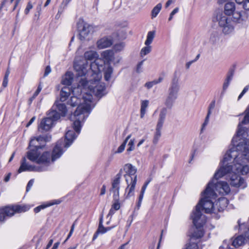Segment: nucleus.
<instances>
[{"mask_svg": "<svg viewBox=\"0 0 249 249\" xmlns=\"http://www.w3.org/2000/svg\"><path fill=\"white\" fill-rule=\"evenodd\" d=\"M77 75L79 81L78 85L77 88H74L72 92L74 94L80 91L81 94L79 95V97L72 96L68 101V104L71 107L78 106L74 113L70 116V119L73 122V127L78 134L81 130V122L88 116V114L94 106L91 93L99 98L102 97L97 96L93 89L89 87L90 85L89 78L87 76Z\"/></svg>", "mask_w": 249, "mask_h": 249, "instance_id": "f257e3e1", "label": "nucleus"}, {"mask_svg": "<svg viewBox=\"0 0 249 249\" xmlns=\"http://www.w3.org/2000/svg\"><path fill=\"white\" fill-rule=\"evenodd\" d=\"M113 55L112 51L106 50L101 53L104 60L96 59L89 66L87 61L74 63V68L77 72L78 76H87L89 78L90 85L89 87L93 89L96 95L99 97H103L107 93L105 84L100 82L102 78L101 71L106 62L108 63L112 60Z\"/></svg>", "mask_w": 249, "mask_h": 249, "instance_id": "f03ea898", "label": "nucleus"}, {"mask_svg": "<svg viewBox=\"0 0 249 249\" xmlns=\"http://www.w3.org/2000/svg\"><path fill=\"white\" fill-rule=\"evenodd\" d=\"M212 183H209L205 190L202 193V198L196 207L191 217L194 225L198 231V234L195 236L200 238L203 235V232L200 229L206 223V218L201 213L204 210L206 213H216L223 210L228 204V200L225 198H220L215 204L212 202L213 199L216 197V193L212 188Z\"/></svg>", "mask_w": 249, "mask_h": 249, "instance_id": "7ed1b4c3", "label": "nucleus"}, {"mask_svg": "<svg viewBox=\"0 0 249 249\" xmlns=\"http://www.w3.org/2000/svg\"><path fill=\"white\" fill-rule=\"evenodd\" d=\"M76 137L77 135H75L74 131L69 130L65 134V142H63L62 141H59L57 142L53 149L51 157L50 153L48 152H44L40 156L38 150L41 149L42 146L35 145L32 146L34 148L27 152V157L30 160L38 164L49 163L51 160L53 162L60 158L62 154V147L64 146L65 148H68Z\"/></svg>", "mask_w": 249, "mask_h": 249, "instance_id": "20e7f679", "label": "nucleus"}, {"mask_svg": "<svg viewBox=\"0 0 249 249\" xmlns=\"http://www.w3.org/2000/svg\"><path fill=\"white\" fill-rule=\"evenodd\" d=\"M238 158L235 151L227 152L223 158L222 165L214 175V179L217 180L228 174L231 175L234 174L235 169L234 163L238 161Z\"/></svg>", "mask_w": 249, "mask_h": 249, "instance_id": "39448f33", "label": "nucleus"}, {"mask_svg": "<svg viewBox=\"0 0 249 249\" xmlns=\"http://www.w3.org/2000/svg\"><path fill=\"white\" fill-rule=\"evenodd\" d=\"M179 74L175 71L168 90V94L165 100L164 105L168 108H171L178 98L180 89L179 83Z\"/></svg>", "mask_w": 249, "mask_h": 249, "instance_id": "423d86ee", "label": "nucleus"}, {"mask_svg": "<svg viewBox=\"0 0 249 249\" xmlns=\"http://www.w3.org/2000/svg\"><path fill=\"white\" fill-rule=\"evenodd\" d=\"M125 174L124 175L127 186L125 189L127 192L126 197L133 196L134 194V190L137 178L136 175L137 169L132 164H126L124 167Z\"/></svg>", "mask_w": 249, "mask_h": 249, "instance_id": "0eeeda50", "label": "nucleus"}, {"mask_svg": "<svg viewBox=\"0 0 249 249\" xmlns=\"http://www.w3.org/2000/svg\"><path fill=\"white\" fill-rule=\"evenodd\" d=\"M29 207L26 205H8L0 208V222L5 221L6 217H11L16 213L27 211Z\"/></svg>", "mask_w": 249, "mask_h": 249, "instance_id": "6e6552de", "label": "nucleus"}, {"mask_svg": "<svg viewBox=\"0 0 249 249\" xmlns=\"http://www.w3.org/2000/svg\"><path fill=\"white\" fill-rule=\"evenodd\" d=\"M232 142L235 147L231 148L228 152L235 151L237 156L239 158L238 160L243 159L244 156H247V153L249 151V140L241 138L238 139L237 142H233L232 140Z\"/></svg>", "mask_w": 249, "mask_h": 249, "instance_id": "1a4fd4ad", "label": "nucleus"}, {"mask_svg": "<svg viewBox=\"0 0 249 249\" xmlns=\"http://www.w3.org/2000/svg\"><path fill=\"white\" fill-rule=\"evenodd\" d=\"M222 12L218 13L216 16V20L218 22L219 26L222 28V31L225 34H229L233 30L232 20Z\"/></svg>", "mask_w": 249, "mask_h": 249, "instance_id": "9d476101", "label": "nucleus"}, {"mask_svg": "<svg viewBox=\"0 0 249 249\" xmlns=\"http://www.w3.org/2000/svg\"><path fill=\"white\" fill-rule=\"evenodd\" d=\"M60 115L55 109H52L48 114V117L43 119L38 126L39 130L48 131L53 126V122L58 120Z\"/></svg>", "mask_w": 249, "mask_h": 249, "instance_id": "9b49d317", "label": "nucleus"}, {"mask_svg": "<svg viewBox=\"0 0 249 249\" xmlns=\"http://www.w3.org/2000/svg\"><path fill=\"white\" fill-rule=\"evenodd\" d=\"M167 113V109L166 107L162 108L160 113L159 118L158 121L156 131L153 139V143L156 144L161 136V130L165 120L166 116Z\"/></svg>", "mask_w": 249, "mask_h": 249, "instance_id": "f8f14e48", "label": "nucleus"}, {"mask_svg": "<svg viewBox=\"0 0 249 249\" xmlns=\"http://www.w3.org/2000/svg\"><path fill=\"white\" fill-rule=\"evenodd\" d=\"M122 169L114 177L111 182V187L109 191L113 193L114 200H117L119 196L120 184L122 175Z\"/></svg>", "mask_w": 249, "mask_h": 249, "instance_id": "ddd939ff", "label": "nucleus"}, {"mask_svg": "<svg viewBox=\"0 0 249 249\" xmlns=\"http://www.w3.org/2000/svg\"><path fill=\"white\" fill-rule=\"evenodd\" d=\"M215 180H216L213 178V181L210 183H212L213 185L212 188L216 193L217 192L220 194L225 195L230 193L231 189L227 182L224 181L214 182Z\"/></svg>", "mask_w": 249, "mask_h": 249, "instance_id": "4468645a", "label": "nucleus"}, {"mask_svg": "<svg viewBox=\"0 0 249 249\" xmlns=\"http://www.w3.org/2000/svg\"><path fill=\"white\" fill-rule=\"evenodd\" d=\"M227 16H233V18L239 19L241 17L240 12L235 11V4L233 2H229L225 4L224 7V12L223 13Z\"/></svg>", "mask_w": 249, "mask_h": 249, "instance_id": "2eb2a0df", "label": "nucleus"}, {"mask_svg": "<svg viewBox=\"0 0 249 249\" xmlns=\"http://www.w3.org/2000/svg\"><path fill=\"white\" fill-rule=\"evenodd\" d=\"M78 28L79 30V38L81 41L87 39L88 35L90 34L92 27L87 23H78Z\"/></svg>", "mask_w": 249, "mask_h": 249, "instance_id": "dca6fc26", "label": "nucleus"}, {"mask_svg": "<svg viewBox=\"0 0 249 249\" xmlns=\"http://www.w3.org/2000/svg\"><path fill=\"white\" fill-rule=\"evenodd\" d=\"M245 161L243 159H240L234 163L235 173L241 174V175H247L249 172V166L244 164Z\"/></svg>", "mask_w": 249, "mask_h": 249, "instance_id": "f3484780", "label": "nucleus"}, {"mask_svg": "<svg viewBox=\"0 0 249 249\" xmlns=\"http://www.w3.org/2000/svg\"><path fill=\"white\" fill-rule=\"evenodd\" d=\"M42 171V170L40 168L36 167L35 166H33L29 164L26 162V159L25 157H23L21 160V165L19 168L18 172V173H20L23 171Z\"/></svg>", "mask_w": 249, "mask_h": 249, "instance_id": "a211bd4d", "label": "nucleus"}, {"mask_svg": "<svg viewBox=\"0 0 249 249\" xmlns=\"http://www.w3.org/2000/svg\"><path fill=\"white\" fill-rule=\"evenodd\" d=\"M230 180L231 184L232 186L241 187L242 188H244L246 186L244 179L239 175H237L236 173L232 174L231 176Z\"/></svg>", "mask_w": 249, "mask_h": 249, "instance_id": "6ab92c4d", "label": "nucleus"}, {"mask_svg": "<svg viewBox=\"0 0 249 249\" xmlns=\"http://www.w3.org/2000/svg\"><path fill=\"white\" fill-rule=\"evenodd\" d=\"M113 43L112 40L108 37H103L97 42L98 49H103L110 47Z\"/></svg>", "mask_w": 249, "mask_h": 249, "instance_id": "aec40b11", "label": "nucleus"}, {"mask_svg": "<svg viewBox=\"0 0 249 249\" xmlns=\"http://www.w3.org/2000/svg\"><path fill=\"white\" fill-rule=\"evenodd\" d=\"M71 91V89L68 87L65 86L62 88L60 93V101L61 102L65 101L67 99L68 97L70 95Z\"/></svg>", "mask_w": 249, "mask_h": 249, "instance_id": "412c9836", "label": "nucleus"}, {"mask_svg": "<svg viewBox=\"0 0 249 249\" xmlns=\"http://www.w3.org/2000/svg\"><path fill=\"white\" fill-rule=\"evenodd\" d=\"M53 108L55 109L57 108L58 109V110L60 112V113H58L60 116V114L62 116H65L67 112L66 106H65V104L60 103L58 101H56L55 103L53 106Z\"/></svg>", "mask_w": 249, "mask_h": 249, "instance_id": "4be33fe9", "label": "nucleus"}, {"mask_svg": "<svg viewBox=\"0 0 249 249\" xmlns=\"http://www.w3.org/2000/svg\"><path fill=\"white\" fill-rule=\"evenodd\" d=\"M247 240V238L245 236L239 235L234 239L232 244L235 248H237L244 245Z\"/></svg>", "mask_w": 249, "mask_h": 249, "instance_id": "5701e85b", "label": "nucleus"}, {"mask_svg": "<svg viewBox=\"0 0 249 249\" xmlns=\"http://www.w3.org/2000/svg\"><path fill=\"white\" fill-rule=\"evenodd\" d=\"M73 79V75L72 73L70 71H68L62 77L61 83L63 85L69 86L72 83Z\"/></svg>", "mask_w": 249, "mask_h": 249, "instance_id": "b1692460", "label": "nucleus"}, {"mask_svg": "<svg viewBox=\"0 0 249 249\" xmlns=\"http://www.w3.org/2000/svg\"><path fill=\"white\" fill-rule=\"evenodd\" d=\"M246 132L245 128L242 126L241 124H239L238 126V130L236 132V135L233 138V142H237V140L240 138V137L244 138L245 136H246Z\"/></svg>", "mask_w": 249, "mask_h": 249, "instance_id": "393cba45", "label": "nucleus"}, {"mask_svg": "<svg viewBox=\"0 0 249 249\" xmlns=\"http://www.w3.org/2000/svg\"><path fill=\"white\" fill-rule=\"evenodd\" d=\"M51 137L46 136V137H39L36 138L32 139L30 142L29 147H32V146L35 145H38L37 143L39 142L40 141H49L50 139H51Z\"/></svg>", "mask_w": 249, "mask_h": 249, "instance_id": "a878e982", "label": "nucleus"}, {"mask_svg": "<svg viewBox=\"0 0 249 249\" xmlns=\"http://www.w3.org/2000/svg\"><path fill=\"white\" fill-rule=\"evenodd\" d=\"M149 105V101L147 100H142L141 102V109H140V117L141 118H143L146 111V108Z\"/></svg>", "mask_w": 249, "mask_h": 249, "instance_id": "bb28decb", "label": "nucleus"}, {"mask_svg": "<svg viewBox=\"0 0 249 249\" xmlns=\"http://www.w3.org/2000/svg\"><path fill=\"white\" fill-rule=\"evenodd\" d=\"M98 56L97 53L94 51H88L84 53V57L86 60H92L97 58Z\"/></svg>", "mask_w": 249, "mask_h": 249, "instance_id": "cd10ccee", "label": "nucleus"}, {"mask_svg": "<svg viewBox=\"0 0 249 249\" xmlns=\"http://www.w3.org/2000/svg\"><path fill=\"white\" fill-rule=\"evenodd\" d=\"M113 72V69L110 66H107L105 69L104 78L106 81H109Z\"/></svg>", "mask_w": 249, "mask_h": 249, "instance_id": "c85d7f7f", "label": "nucleus"}, {"mask_svg": "<svg viewBox=\"0 0 249 249\" xmlns=\"http://www.w3.org/2000/svg\"><path fill=\"white\" fill-rule=\"evenodd\" d=\"M162 8V4L159 3L157 4L152 10L151 11V18H153L157 17L158 14L160 13Z\"/></svg>", "mask_w": 249, "mask_h": 249, "instance_id": "c756f323", "label": "nucleus"}, {"mask_svg": "<svg viewBox=\"0 0 249 249\" xmlns=\"http://www.w3.org/2000/svg\"><path fill=\"white\" fill-rule=\"evenodd\" d=\"M60 202L61 201L60 200H53V201L51 203L47 205H42L35 208L34 209V212L36 213H37L39 212L41 209H43L48 206H50L54 204H58L60 203Z\"/></svg>", "mask_w": 249, "mask_h": 249, "instance_id": "7c9ffc66", "label": "nucleus"}, {"mask_svg": "<svg viewBox=\"0 0 249 249\" xmlns=\"http://www.w3.org/2000/svg\"><path fill=\"white\" fill-rule=\"evenodd\" d=\"M155 35V31H150V32H148L146 40H145V43H144L145 45H150L152 43V42L154 38Z\"/></svg>", "mask_w": 249, "mask_h": 249, "instance_id": "2f4dec72", "label": "nucleus"}, {"mask_svg": "<svg viewBox=\"0 0 249 249\" xmlns=\"http://www.w3.org/2000/svg\"><path fill=\"white\" fill-rule=\"evenodd\" d=\"M131 135L130 134L127 136L124 141L123 143L118 147L117 150L115 152L116 153H122L125 147V145L127 142V141L131 138Z\"/></svg>", "mask_w": 249, "mask_h": 249, "instance_id": "473e14b6", "label": "nucleus"}, {"mask_svg": "<svg viewBox=\"0 0 249 249\" xmlns=\"http://www.w3.org/2000/svg\"><path fill=\"white\" fill-rule=\"evenodd\" d=\"M237 3L242 4L243 8L246 10H249V0H235Z\"/></svg>", "mask_w": 249, "mask_h": 249, "instance_id": "72a5a7b5", "label": "nucleus"}, {"mask_svg": "<svg viewBox=\"0 0 249 249\" xmlns=\"http://www.w3.org/2000/svg\"><path fill=\"white\" fill-rule=\"evenodd\" d=\"M152 47L150 45H146L145 47H143L141 51V56H143L148 54L151 51Z\"/></svg>", "mask_w": 249, "mask_h": 249, "instance_id": "f704fd0d", "label": "nucleus"}, {"mask_svg": "<svg viewBox=\"0 0 249 249\" xmlns=\"http://www.w3.org/2000/svg\"><path fill=\"white\" fill-rule=\"evenodd\" d=\"M97 231L99 233H104L107 232V230H106V228H105L103 225L102 217H101L100 219L99 225L98 229Z\"/></svg>", "mask_w": 249, "mask_h": 249, "instance_id": "c9c22d12", "label": "nucleus"}, {"mask_svg": "<svg viewBox=\"0 0 249 249\" xmlns=\"http://www.w3.org/2000/svg\"><path fill=\"white\" fill-rule=\"evenodd\" d=\"M248 123H249V107L246 110L245 115L241 122V124H246Z\"/></svg>", "mask_w": 249, "mask_h": 249, "instance_id": "e433bc0d", "label": "nucleus"}, {"mask_svg": "<svg viewBox=\"0 0 249 249\" xmlns=\"http://www.w3.org/2000/svg\"><path fill=\"white\" fill-rule=\"evenodd\" d=\"M184 249H198V246L196 243L190 242L186 245Z\"/></svg>", "mask_w": 249, "mask_h": 249, "instance_id": "4c0bfd02", "label": "nucleus"}, {"mask_svg": "<svg viewBox=\"0 0 249 249\" xmlns=\"http://www.w3.org/2000/svg\"><path fill=\"white\" fill-rule=\"evenodd\" d=\"M124 46L125 45L123 42H121L115 44L114 47V49L116 51L119 52L123 50Z\"/></svg>", "mask_w": 249, "mask_h": 249, "instance_id": "58836bf2", "label": "nucleus"}, {"mask_svg": "<svg viewBox=\"0 0 249 249\" xmlns=\"http://www.w3.org/2000/svg\"><path fill=\"white\" fill-rule=\"evenodd\" d=\"M211 115L210 111H208L207 115L205 118V121L202 126V130L205 128V127L208 124L209 121V118Z\"/></svg>", "mask_w": 249, "mask_h": 249, "instance_id": "ea45409f", "label": "nucleus"}, {"mask_svg": "<svg viewBox=\"0 0 249 249\" xmlns=\"http://www.w3.org/2000/svg\"><path fill=\"white\" fill-rule=\"evenodd\" d=\"M128 145L129 147L127 149V151H131L133 150L134 149V139L131 140L129 141Z\"/></svg>", "mask_w": 249, "mask_h": 249, "instance_id": "a19ab883", "label": "nucleus"}, {"mask_svg": "<svg viewBox=\"0 0 249 249\" xmlns=\"http://www.w3.org/2000/svg\"><path fill=\"white\" fill-rule=\"evenodd\" d=\"M119 198L117 200H114L115 202L112 204L111 208L114 209V210H118L120 208V203L118 202Z\"/></svg>", "mask_w": 249, "mask_h": 249, "instance_id": "79ce46f5", "label": "nucleus"}, {"mask_svg": "<svg viewBox=\"0 0 249 249\" xmlns=\"http://www.w3.org/2000/svg\"><path fill=\"white\" fill-rule=\"evenodd\" d=\"M230 82H231L230 81H229L227 80L226 79L225 80V82L223 83V90L222 92V93H224L225 92V91L226 90V89H227V88H228V87L230 85Z\"/></svg>", "mask_w": 249, "mask_h": 249, "instance_id": "37998d69", "label": "nucleus"}, {"mask_svg": "<svg viewBox=\"0 0 249 249\" xmlns=\"http://www.w3.org/2000/svg\"><path fill=\"white\" fill-rule=\"evenodd\" d=\"M33 5H32V4L31 3V2H29L28 3V4H27V6H26V8H25V11H24L25 14L26 15L28 14V13H29V12L30 10L31 9H32V8H33Z\"/></svg>", "mask_w": 249, "mask_h": 249, "instance_id": "c03bdc74", "label": "nucleus"}, {"mask_svg": "<svg viewBox=\"0 0 249 249\" xmlns=\"http://www.w3.org/2000/svg\"><path fill=\"white\" fill-rule=\"evenodd\" d=\"M156 85L154 80L147 82L145 84L144 86L148 89H151L154 85Z\"/></svg>", "mask_w": 249, "mask_h": 249, "instance_id": "a18cd8bd", "label": "nucleus"}, {"mask_svg": "<svg viewBox=\"0 0 249 249\" xmlns=\"http://www.w3.org/2000/svg\"><path fill=\"white\" fill-rule=\"evenodd\" d=\"M215 102L213 100L209 105L208 111H210L211 114L212 113V110H213L215 107Z\"/></svg>", "mask_w": 249, "mask_h": 249, "instance_id": "49530a36", "label": "nucleus"}, {"mask_svg": "<svg viewBox=\"0 0 249 249\" xmlns=\"http://www.w3.org/2000/svg\"><path fill=\"white\" fill-rule=\"evenodd\" d=\"M249 85L246 86L244 88V89L242 90V92L240 93V94L239 95V96L238 97V100L240 99L243 96V95L249 90Z\"/></svg>", "mask_w": 249, "mask_h": 249, "instance_id": "de8ad7c7", "label": "nucleus"}, {"mask_svg": "<svg viewBox=\"0 0 249 249\" xmlns=\"http://www.w3.org/2000/svg\"><path fill=\"white\" fill-rule=\"evenodd\" d=\"M34 183V179H31L28 183L27 187H26V191L28 192L32 186H33Z\"/></svg>", "mask_w": 249, "mask_h": 249, "instance_id": "09e8293b", "label": "nucleus"}, {"mask_svg": "<svg viewBox=\"0 0 249 249\" xmlns=\"http://www.w3.org/2000/svg\"><path fill=\"white\" fill-rule=\"evenodd\" d=\"M51 72V67L49 66H47L45 68L44 76H47Z\"/></svg>", "mask_w": 249, "mask_h": 249, "instance_id": "8fccbe9b", "label": "nucleus"}, {"mask_svg": "<svg viewBox=\"0 0 249 249\" xmlns=\"http://www.w3.org/2000/svg\"><path fill=\"white\" fill-rule=\"evenodd\" d=\"M233 76V71H231L230 72H229L227 76L226 80L229 81H231Z\"/></svg>", "mask_w": 249, "mask_h": 249, "instance_id": "3c124183", "label": "nucleus"}, {"mask_svg": "<svg viewBox=\"0 0 249 249\" xmlns=\"http://www.w3.org/2000/svg\"><path fill=\"white\" fill-rule=\"evenodd\" d=\"M71 1V0H63V1L61 3V6H63V8H65L67 7L69 3Z\"/></svg>", "mask_w": 249, "mask_h": 249, "instance_id": "603ef678", "label": "nucleus"}, {"mask_svg": "<svg viewBox=\"0 0 249 249\" xmlns=\"http://www.w3.org/2000/svg\"><path fill=\"white\" fill-rule=\"evenodd\" d=\"M143 65V61L140 62L137 65V72L140 73L141 72V69Z\"/></svg>", "mask_w": 249, "mask_h": 249, "instance_id": "864d4df0", "label": "nucleus"}, {"mask_svg": "<svg viewBox=\"0 0 249 249\" xmlns=\"http://www.w3.org/2000/svg\"><path fill=\"white\" fill-rule=\"evenodd\" d=\"M41 89L42 88L40 86H39L38 87L37 89L36 90V91H35V92L34 94L33 98H35L39 94V93L40 92V91L41 90Z\"/></svg>", "mask_w": 249, "mask_h": 249, "instance_id": "5fc2aeb1", "label": "nucleus"}, {"mask_svg": "<svg viewBox=\"0 0 249 249\" xmlns=\"http://www.w3.org/2000/svg\"><path fill=\"white\" fill-rule=\"evenodd\" d=\"M144 193H142L141 192V194L139 196V202H138V206H140L141 203V202L143 199V195Z\"/></svg>", "mask_w": 249, "mask_h": 249, "instance_id": "6e6d98bb", "label": "nucleus"}, {"mask_svg": "<svg viewBox=\"0 0 249 249\" xmlns=\"http://www.w3.org/2000/svg\"><path fill=\"white\" fill-rule=\"evenodd\" d=\"M106 191V186L105 185H103L101 189L100 195H101V196L104 195L105 194Z\"/></svg>", "mask_w": 249, "mask_h": 249, "instance_id": "4d7b16f0", "label": "nucleus"}, {"mask_svg": "<svg viewBox=\"0 0 249 249\" xmlns=\"http://www.w3.org/2000/svg\"><path fill=\"white\" fill-rule=\"evenodd\" d=\"M8 82V79L4 78L3 82H2V86L4 88H5L7 86Z\"/></svg>", "mask_w": 249, "mask_h": 249, "instance_id": "13d9d810", "label": "nucleus"}, {"mask_svg": "<svg viewBox=\"0 0 249 249\" xmlns=\"http://www.w3.org/2000/svg\"><path fill=\"white\" fill-rule=\"evenodd\" d=\"M163 80V77L160 76L158 79L154 80L156 85L161 83Z\"/></svg>", "mask_w": 249, "mask_h": 249, "instance_id": "bf43d9fd", "label": "nucleus"}, {"mask_svg": "<svg viewBox=\"0 0 249 249\" xmlns=\"http://www.w3.org/2000/svg\"><path fill=\"white\" fill-rule=\"evenodd\" d=\"M7 0H2L1 1L0 5V12L2 10V8L5 6L6 3L7 2Z\"/></svg>", "mask_w": 249, "mask_h": 249, "instance_id": "052dcab7", "label": "nucleus"}, {"mask_svg": "<svg viewBox=\"0 0 249 249\" xmlns=\"http://www.w3.org/2000/svg\"><path fill=\"white\" fill-rule=\"evenodd\" d=\"M175 2V0H168L166 3H165V8H167L169 6V5L172 3Z\"/></svg>", "mask_w": 249, "mask_h": 249, "instance_id": "680f3d73", "label": "nucleus"}, {"mask_svg": "<svg viewBox=\"0 0 249 249\" xmlns=\"http://www.w3.org/2000/svg\"><path fill=\"white\" fill-rule=\"evenodd\" d=\"M36 117H33L31 118V119L30 120V121L28 122V123L26 125V127L29 126L35 120Z\"/></svg>", "mask_w": 249, "mask_h": 249, "instance_id": "e2e57ef3", "label": "nucleus"}, {"mask_svg": "<svg viewBox=\"0 0 249 249\" xmlns=\"http://www.w3.org/2000/svg\"><path fill=\"white\" fill-rule=\"evenodd\" d=\"M179 11V8L178 7H176V8H175L172 12L171 13H170L172 15H173V16H174V15H175L176 13H177Z\"/></svg>", "mask_w": 249, "mask_h": 249, "instance_id": "0e129e2a", "label": "nucleus"}, {"mask_svg": "<svg viewBox=\"0 0 249 249\" xmlns=\"http://www.w3.org/2000/svg\"><path fill=\"white\" fill-rule=\"evenodd\" d=\"M53 243V239L50 240L45 249H49L50 248V247L52 245Z\"/></svg>", "mask_w": 249, "mask_h": 249, "instance_id": "69168bd1", "label": "nucleus"}, {"mask_svg": "<svg viewBox=\"0 0 249 249\" xmlns=\"http://www.w3.org/2000/svg\"><path fill=\"white\" fill-rule=\"evenodd\" d=\"M115 211H116V210H114V209H113L112 208H111L110 209V210L109 212V213H108V214L107 216H112V215L114 213H115Z\"/></svg>", "mask_w": 249, "mask_h": 249, "instance_id": "338daca9", "label": "nucleus"}, {"mask_svg": "<svg viewBox=\"0 0 249 249\" xmlns=\"http://www.w3.org/2000/svg\"><path fill=\"white\" fill-rule=\"evenodd\" d=\"M59 244H60L59 242H57L54 243V244L53 245L52 249H57L58 248Z\"/></svg>", "mask_w": 249, "mask_h": 249, "instance_id": "774afa93", "label": "nucleus"}]
</instances>
